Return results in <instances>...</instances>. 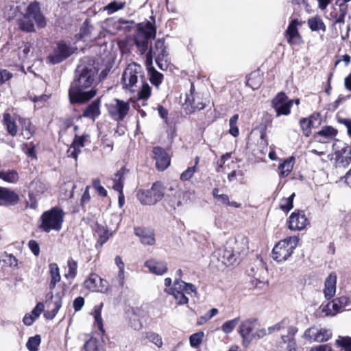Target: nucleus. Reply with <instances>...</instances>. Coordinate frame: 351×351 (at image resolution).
<instances>
[{"label":"nucleus","mask_w":351,"mask_h":351,"mask_svg":"<svg viewBox=\"0 0 351 351\" xmlns=\"http://www.w3.org/2000/svg\"><path fill=\"white\" fill-rule=\"evenodd\" d=\"M98 71V66L93 58L84 57L80 60L69 90V100L72 104L85 103L95 97L97 93L95 89H86L95 83Z\"/></svg>","instance_id":"1"},{"label":"nucleus","mask_w":351,"mask_h":351,"mask_svg":"<svg viewBox=\"0 0 351 351\" xmlns=\"http://www.w3.org/2000/svg\"><path fill=\"white\" fill-rule=\"evenodd\" d=\"M34 24L38 28H44L47 25L46 19L41 12L40 5L37 1L29 3L25 13L17 19L19 28L23 32H35Z\"/></svg>","instance_id":"2"},{"label":"nucleus","mask_w":351,"mask_h":351,"mask_svg":"<svg viewBox=\"0 0 351 351\" xmlns=\"http://www.w3.org/2000/svg\"><path fill=\"white\" fill-rule=\"evenodd\" d=\"M248 249V239L244 236L236 239H230L222 248L215 253L219 261L224 265H232L237 260V257Z\"/></svg>","instance_id":"3"},{"label":"nucleus","mask_w":351,"mask_h":351,"mask_svg":"<svg viewBox=\"0 0 351 351\" xmlns=\"http://www.w3.org/2000/svg\"><path fill=\"white\" fill-rule=\"evenodd\" d=\"M64 213L58 207L45 211L40 217V229L46 232L51 230L59 231L62 228Z\"/></svg>","instance_id":"4"},{"label":"nucleus","mask_w":351,"mask_h":351,"mask_svg":"<svg viewBox=\"0 0 351 351\" xmlns=\"http://www.w3.org/2000/svg\"><path fill=\"white\" fill-rule=\"evenodd\" d=\"M298 240V238L294 236L280 241L273 248V258L278 262L287 261L296 248Z\"/></svg>","instance_id":"5"},{"label":"nucleus","mask_w":351,"mask_h":351,"mask_svg":"<svg viewBox=\"0 0 351 351\" xmlns=\"http://www.w3.org/2000/svg\"><path fill=\"white\" fill-rule=\"evenodd\" d=\"M165 291L174 298L177 304L182 305L189 302V299L185 294L196 293V289L191 283H186L182 280L176 279L172 287L165 289Z\"/></svg>","instance_id":"6"},{"label":"nucleus","mask_w":351,"mask_h":351,"mask_svg":"<svg viewBox=\"0 0 351 351\" xmlns=\"http://www.w3.org/2000/svg\"><path fill=\"white\" fill-rule=\"evenodd\" d=\"M156 33V28L151 22L148 21L144 25H139L134 38V43L141 54L147 52L149 40L155 38Z\"/></svg>","instance_id":"7"},{"label":"nucleus","mask_w":351,"mask_h":351,"mask_svg":"<svg viewBox=\"0 0 351 351\" xmlns=\"http://www.w3.org/2000/svg\"><path fill=\"white\" fill-rule=\"evenodd\" d=\"M165 197V186L161 182H154L149 190H139L138 199L144 205H154Z\"/></svg>","instance_id":"8"},{"label":"nucleus","mask_w":351,"mask_h":351,"mask_svg":"<svg viewBox=\"0 0 351 351\" xmlns=\"http://www.w3.org/2000/svg\"><path fill=\"white\" fill-rule=\"evenodd\" d=\"M143 77V69L140 64L132 62L128 65L122 75L123 88L134 92L138 77Z\"/></svg>","instance_id":"9"},{"label":"nucleus","mask_w":351,"mask_h":351,"mask_svg":"<svg viewBox=\"0 0 351 351\" xmlns=\"http://www.w3.org/2000/svg\"><path fill=\"white\" fill-rule=\"evenodd\" d=\"M332 147L336 163L343 167L348 166L351 163V145L336 140Z\"/></svg>","instance_id":"10"},{"label":"nucleus","mask_w":351,"mask_h":351,"mask_svg":"<svg viewBox=\"0 0 351 351\" xmlns=\"http://www.w3.org/2000/svg\"><path fill=\"white\" fill-rule=\"evenodd\" d=\"M167 56L168 51L165 45V40L163 39H158L155 42L154 46H151L147 51L145 64L147 66H152L154 58L157 61H167L166 58Z\"/></svg>","instance_id":"11"},{"label":"nucleus","mask_w":351,"mask_h":351,"mask_svg":"<svg viewBox=\"0 0 351 351\" xmlns=\"http://www.w3.org/2000/svg\"><path fill=\"white\" fill-rule=\"evenodd\" d=\"M107 109L110 117L115 121H121L124 119L130 110L128 102L114 99L107 104Z\"/></svg>","instance_id":"12"},{"label":"nucleus","mask_w":351,"mask_h":351,"mask_svg":"<svg viewBox=\"0 0 351 351\" xmlns=\"http://www.w3.org/2000/svg\"><path fill=\"white\" fill-rule=\"evenodd\" d=\"M293 102L294 100L289 99L285 93H279L272 100V107L276 112V117L289 115Z\"/></svg>","instance_id":"13"},{"label":"nucleus","mask_w":351,"mask_h":351,"mask_svg":"<svg viewBox=\"0 0 351 351\" xmlns=\"http://www.w3.org/2000/svg\"><path fill=\"white\" fill-rule=\"evenodd\" d=\"M332 337L330 329L325 328L311 327L306 329L303 337L310 341L323 342L326 341Z\"/></svg>","instance_id":"14"},{"label":"nucleus","mask_w":351,"mask_h":351,"mask_svg":"<svg viewBox=\"0 0 351 351\" xmlns=\"http://www.w3.org/2000/svg\"><path fill=\"white\" fill-rule=\"evenodd\" d=\"M73 53L69 44L60 41L57 44L53 53L49 56L51 62L55 64L61 62Z\"/></svg>","instance_id":"15"},{"label":"nucleus","mask_w":351,"mask_h":351,"mask_svg":"<svg viewBox=\"0 0 351 351\" xmlns=\"http://www.w3.org/2000/svg\"><path fill=\"white\" fill-rule=\"evenodd\" d=\"M257 319H247L241 322L239 332L243 339V345L247 347L253 340L252 331L255 328Z\"/></svg>","instance_id":"16"},{"label":"nucleus","mask_w":351,"mask_h":351,"mask_svg":"<svg viewBox=\"0 0 351 351\" xmlns=\"http://www.w3.org/2000/svg\"><path fill=\"white\" fill-rule=\"evenodd\" d=\"M128 170L125 167H121L112 178L113 182L112 189L119 192V205L122 207L124 204V195L123 189L125 182V175Z\"/></svg>","instance_id":"17"},{"label":"nucleus","mask_w":351,"mask_h":351,"mask_svg":"<svg viewBox=\"0 0 351 351\" xmlns=\"http://www.w3.org/2000/svg\"><path fill=\"white\" fill-rule=\"evenodd\" d=\"M338 134V130L330 125L323 126L320 130L314 135L316 141L320 143H334L338 140L336 137Z\"/></svg>","instance_id":"18"},{"label":"nucleus","mask_w":351,"mask_h":351,"mask_svg":"<svg viewBox=\"0 0 351 351\" xmlns=\"http://www.w3.org/2000/svg\"><path fill=\"white\" fill-rule=\"evenodd\" d=\"M90 143V135L84 134L82 136L75 135V138L68 149L67 153L69 157H72L75 160L77 158L78 154L81 152L80 149Z\"/></svg>","instance_id":"19"},{"label":"nucleus","mask_w":351,"mask_h":351,"mask_svg":"<svg viewBox=\"0 0 351 351\" xmlns=\"http://www.w3.org/2000/svg\"><path fill=\"white\" fill-rule=\"evenodd\" d=\"M298 332V328H291L289 334H281L280 346L285 351H296L297 344L295 336Z\"/></svg>","instance_id":"20"},{"label":"nucleus","mask_w":351,"mask_h":351,"mask_svg":"<svg viewBox=\"0 0 351 351\" xmlns=\"http://www.w3.org/2000/svg\"><path fill=\"white\" fill-rule=\"evenodd\" d=\"M308 223V219L304 211H295L289 218V228L292 230H303Z\"/></svg>","instance_id":"21"},{"label":"nucleus","mask_w":351,"mask_h":351,"mask_svg":"<svg viewBox=\"0 0 351 351\" xmlns=\"http://www.w3.org/2000/svg\"><path fill=\"white\" fill-rule=\"evenodd\" d=\"M350 300L346 296H342L335 299L330 302H328L325 306L323 307L322 311L325 312L327 315H335L340 309L345 308L348 306Z\"/></svg>","instance_id":"22"},{"label":"nucleus","mask_w":351,"mask_h":351,"mask_svg":"<svg viewBox=\"0 0 351 351\" xmlns=\"http://www.w3.org/2000/svg\"><path fill=\"white\" fill-rule=\"evenodd\" d=\"M153 153L156 168L159 171L166 169L170 165V158L166 152L160 147H156L153 149Z\"/></svg>","instance_id":"23"},{"label":"nucleus","mask_w":351,"mask_h":351,"mask_svg":"<svg viewBox=\"0 0 351 351\" xmlns=\"http://www.w3.org/2000/svg\"><path fill=\"white\" fill-rule=\"evenodd\" d=\"M64 295V291H62L60 293H58L56 294L57 300L55 301H53V295L52 292H50L48 293L47 296L49 300H50V302L47 301L48 303V306H49L51 304L53 305V308L51 311H47L44 312V317L47 319H52L55 317L57 313L60 310V308L62 306V300L61 298Z\"/></svg>","instance_id":"24"},{"label":"nucleus","mask_w":351,"mask_h":351,"mask_svg":"<svg viewBox=\"0 0 351 351\" xmlns=\"http://www.w3.org/2000/svg\"><path fill=\"white\" fill-rule=\"evenodd\" d=\"M134 234L140 239L143 245H153L155 244V234L153 230L145 228H134Z\"/></svg>","instance_id":"25"},{"label":"nucleus","mask_w":351,"mask_h":351,"mask_svg":"<svg viewBox=\"0 0 351 351\" xmlns=\"http://www.w3.org/2000/svg\"><path fill=\"white\" fill-rule=\"evenodd\" d=\"M299 24L297 19L292 20L285 34V37L287 42L290 45H298L301 41V36L299 34L297 25Z\"/></svg>","instance_id":"26"},{"label":"nucleus","mask_w":351,"mask_h":351,"mask_svg":"<svg viewBox=\"0 0 351 351\" xmlns=\"http://www.w3.org/2000/svg\"><path fill=\"white\" fill-rule=\"evenodd\" d=\"M19 200V196L13 191L0 186V205H15Z\"/></svg>","instance_id":"27"},{"label":"nucleus","mask_w":351,"mask_h":351,"mask_svg":"<svg viewBox=\"0 0 351 351\" xmlns=\"http://www.w3.org/2000/svg\"><path fill=\"white\" fill-rule=\"evenodd\" d=\"M337 275L335 272L329 274L325 280L324 293L326 299L332 298L336 292Z\"/></svg>","instance_id":"28"},{"label":"nucleus","mask_w":351,"mask_h":351,"mask_svg":"<svg viewBox=\"0 0 351 351\" xmlns=\"http://www.w3.org/2000/svg\"><path fill=\"white\" fill-rule=\"evenodd\" d=\"M145 266L147 267L150 272L156 275H162L167 271V266L166 263L157 261L151 259L145 263Z\"/></svg>","instance_id":"29"},{"label":"nucleus","mask_w":351,"mask_h":351,"mask_svg":"<svg viewBox=\"0 0 351 351\" xmlns=\"http://www.w3.org/2000/svg\"><path fill=\"white\" fill-rule=\"evenodd\" d=\"M291 328H297L296 326L291 324V320L287 318H283L280 322L275 324L274 325L267 328L268 334H272L275 332H283L287 331V334H289V329Z\"/></svg>","instance_id":"30"},{"label":"nucleus","mask_w":351,"mask_h":351,"mask_svg":"<svg viewBox=\"0 0 351 351\" xmlns=\"http://www.w3.org/2000/svg\"><path fill=\"white\" fill-rule=\"evenodd\" d=\"M49 278L50 282L49 285V289L52 292V290L55 289L56 284L61 280L60 274V268L56 263H50L49 265Z\"/></svg>","instance_id":"31"},{"label":"nucleus","mask_w":351,"mask_h":351,"mask_svg":"<svg viewBox=\"0 0 351 351\" xmlns=\"http://www.w3.org/2000/svg\"><path fill=\"white\" fill-rule=\"evenodd\" d=\"M107 283L106 280L101 279L98 275L92 274L90 275L88 279L84 281V287L86 289L91 291L97 292L99 288V284Z\"/></svg>","instance_id":"32"},{"label":"nucleus","mask_w":351,"mask_h":351,"mask_svg":"<svg viewBox=\"0 0 351 351\" xmlns=\"http://www.w3.org/2000/svg\"><path fill=\"white\" fill-rule=\"evenodd\" d=\"M3 123L6 127L9 134L12 136L16 135L18 132L15 119L10 113L4 112L3 114Z\"/></svg>","instance_id":"33"},{"label":"nucleus","mask_w":351,"mask_h":351,"mask_svg":"<svg viewBox=\"0 0 351 351\" xmlns=\"http://www.w3.org/2000/svg\"><path fill=\"white\" fill-rule=\"evenodd\" d=\"M99 106L100 99H97L86 107L83 112V116L95 120L100 114Z\"/></svg>","instance_id":"34"},{"label":"nucleus","mask_w":351,"mask_h":351,"mask_svg":"<svg viewBox=\"0 0 351 351\" xmlns=\"http://www.w3.org/2000/svg\"><path fill=\"white\" fill-rule=\"evenodd\" d=\"M186 105L191 106V109L189 110L190 113L196 110H202L206 107V103L201 101L199 95H187Z\"/></svg>","instance_id":"35"},{"label":"nucleus","mask_w":351,"mask_h":351,"mask_svg":"<svg viewBox=\"0 0 351 351\" xmlns=\"http://www.w3.org/2000/svg\"><path fill=\"white\" fill-rule=\"evenodd\" d=\"M147 66L150 82L158 88L163 80L164 75L158 72L152 65Z\"/></svg>","instance_id":"36"},{"label":"nucleus","mask_w":351,"mask_h":351,"mask_svg":"<svg viewBox=\"0 0 351 351\" xmlns=\"http://www.w3.org/2000/svg\"><path fill=\"white\" fill-rule=\"evenodd\" d=\"M19 122L21 125L23 136L24 138L29 139L34 132V127L28 119L19 118Z\"/></svg>","instance_id":"37"},{"label":"nucleus","mask_w":351,"mask_h":351,"mask_svg":"<svg viewBox=\"0 0 351 351\" xmlns=\"http://www.w3.org/2000/svg\"><path fill=\"white\" fill-rule=\"evenodd\" d=\"M308 25L312 31L322 30L323 32L326 31V25L322 19L319 16H315L308 19Z\"/></svg>","instance_id":"38"},{"label":"nucleus","mask_w":351,"mask_h":351,"mask_svg":"<svg viewBox=\"0 0 351 351\" xmlns=\"http://www.w3.org/2000/svg\"><path fill=\"white\" fill-rule=\"evenodd\" d=\"M294 164V158L290 157L285 159L279 165L280 176L282 177L287 176L292 171Z\"/></svg>","instance_id":"39"},{"label":"nucleus","mask_w":351,"mask_h":351,"mask_svg":"<svg viewBox=\"0 0 351 351\" xmlns=\"http://www.w3.org/2000/svg\"><path fill=\"white\" fill-rule=\"evenodd\" d=\"M181 195L182 193L180 191H176L174 193H172V195L167 194L165 201L171 207L176 209L181 205Z\"/></svg>","instance_id":"40"},{"label":"nucleus","mask_w":351,"mask_h":351,"mask_svg":"<svg viewBox=\"0 0 351 351\" xmlns=\"http://www.w3.org/2000/svg\"><path fill=\"white\" fill-rule=\"evenodd\" d=\"M315 115H311L309 119L302 118L300 121V125L303 134L306 136H309L311 134V128L313 126V119H315Z\"/></svg>","instance_id":"41"},{"label":"nucleus","mask_w":351,"mask_h":351,"mask_svg":"<svg viewBox=\"0 0 351 351\" xmlns=\"http://www.w3.org/2000/svg\"><path fill=\"white\" fill-rule=\"evenodd\" d=\"M0 178L9 183H16L19 177L15 170H8L0 171Z\"/></svg>","instance_id":"42"},{"label":"nucleus","mask_w":351,"mask_h":351,"mask_svg":"<svg viewBox=\"0 0 351 351\" xmlns=\"http://www.w3.org/2000/svg\"><path fill=\"white\" fill-rule=\"evenodd\" d=\"M125 5V2L114 1L105 6L104 10L106 11L108 14H112L115 12L124 8Z\"/></svg>","instance_id":"43"},{"label":"nucleus","mask_w":351,"mask_h":351,"mask_svg":"<svg viewBox=\"0 0 351 351\" xmlns=\"http://www.w3.org/2000/svg\"><path fill=\"white\" fill-rule=\"evenodd\" d=\"M68 272L64 275L66 278L73 279L77 274V263L72 258H69L67 261Z\"/></svg>","instance_id":"44"},{"label":"nucleus","mask_w":351,"mask_h":351,"mask_svg":"<svg viewBox=\"0 0 351 351\" xmlns=\"http://www.w3.org/2000/svg\"><path fill=\"white\" fill-rule=\"evenodd\" d=\"M261 83V77L257 72L252 73L247 81V84L252 89H257Z\"/></svg>","instance_id":"45"},{"label":"nucleus","mask_w":351,"mask_h":351,"mask_svg":"<svg viewBox=\"0 0 351 351\" xmlns=\"http://www.w3.org/2000/svg\"><path fill=\"white\" fill-rule=\"evenodd\" d=\"M101 305L96 306L94 308L93 316L95 318V324L98 329L102 332H104L103 320L101 318Z\"/></svg>","instance_id":"46"},{"label":"nucleus","mask_w":351,"mask_h":351,"mask_svg":"<svg viewBox=\"0 0 351 351\" xmlns=\"http://www.w3.org/2000/svg\"><path fill=\"white\" fill-rule=\"evenodd\" d=\"M86 351H104L99 341L94 338L90 339L84 344Z\"/></svg>","instance_id":"47"},{"label":"nucleus","mask_w":351,"mask_h":351,"mask_svg":"<svg viewBox=\"0 0 351 351\" xmlns=\"http://www.w3.org/2000/svg\"><path fill=\"white\" fill-rule=\"evenodd\" d=\"M219 204L222 205H226L232 208H239L241 207V204L234 201H230L228 195L221 194L220 196L217 199Z\"/></svg>","instance_id":"48"},{"label":"nucleus","mask_w":351,"mask_h":351,"mask_svg":"<svg viewBox=\"0 0 351 351\" xmlns=\"http://www.w3.org/2000/svg\"><path fill=\"white\" fill-rule=\"evenodd\" d=\"M295 193H292L289 197L282 198L280 202V208L282 210L288 212L293 208V198Z\"/></svg>","instance_id":"49"},{"label":"nucleus","mask_w":351,"mask_h":351,"mask_svg":"<svg viewBox=\"0 0 351 351\" xmlns=\"http://www.w3.org/2000/svg\"><path fill=\"white\" fill-rule=\"evenodd\" d=\"M239 119V114H234L229 120L230 130L229 133L234 137H237L239 134V130L237 125Z\"/></svg>","instance_id":"50"},{"label":"nucleus","mask_w":351,"mask_h":351,"mask_svg":"<svg viewBox=\"0 0 351 351\" xmlns=\"http://www.w3.org/2000/svg\"><path fill=\"white\" fill-rule=\"evenodd\" d=\"M40 336L37 335L34 337L29 338L26 343V346L29 351H37L38 347L40 345Z\"/></svg>","instance_id":"51"},{"label":"nucleus","mask_w":351,"mask_h":351,"mask_svg":"<svg viewBox=\"0 0 351 351\" xmlns=\"http://www.w3.org/2000/svg\"><path fill=\"white\" fill-rule=\"evenodd\" d=\"M239 318L237 317L224 322L221 326V330L226 334L230 333L238 324Z\"/></svg>","instance_id":"52"},{"label":"nucleus","mask_w":351,"mask_h":351,"mask_svg":"<svg viewBox=\"0 0 351 351\" xmlns=\"http://www.w3.org/2000/svg\"><path fill=\"white\" fill-rule=\"evenodd\" d=\"M204 333L203 332H199L193 334L189 338L190 345L193 348H197L202 343Z\"/></svg>","instance_id":"53"},{"label":"nucleus","mask_w":351,"mask_h":351,"mask_svg":"<svg viewBox=\"0 0 351 351\" xmlns=\"http://www.w3.org/2000/svg\"><path fill=\"white\" fill-rule=\"evenodd\" d=\"M146 338L153 343H154L158 348H161L162 346V340L160 335L157 333L149 332L146 335Z\"/></svg>","instance_id":"54"},{"label":"nucleus","mask_w":351,"mask_h":351,"mask_svg":"<svg viewBox=\"0 0 351 351\" xmlns=\"http://www.w3.org/2000/svg\"><path fill=\"white\" fill-rule=\"evenodd\" d=\"M336 344L340 347L344 348L346 351L351 347V337L339 336L336 340Z\"/></svg>","instance_id":"55"},{"label":"nucleus","mask_w":351,"mask_h":351,"mask_svg":"<svg viewBox=\"0 0 351 351\" xmlns=\"http://www.w3.org/2000/svg\"><path fill=\"white\" fill-rule=\"evenodd\" d=\"M92 185L100 196H107V191L101 186V182L99 179H94L92 182Z\"/></svg>","instance_id":"56"},{"label":"nucleus","mask_w":351,"mask_h":351,"mask_svg":"<svg viewBox=\"0 0 351 351\" xmlns=\"http://www.w3.org/2000/svg\"><path fill=\"white\" fill-rule=\"evenodd\" d=\"M151 95V87L147 83H143L142 87L138 92V97L140 99H147Z\"/></svg>","instance_id":"57"},{"label":"nucleus","mask_w":351,"mask_h":351,"mask_svg":"<svg viewBox=\"0 0 351 351\" xmlns=\"http://www.w3.org/2000/svg\"><path fill=\"white\" fill-rule=\"evenodd\" d=\"M196 171L197 167H195V165L188 167L187 169L182 172L180 175V180L182 181H186L190 180Z\"/></svg>","instance_id":"58"},{"label":"nucleus","mask_w":351,"mask_h":351,"mask_svg":"<svg viewBox=\"0 0 351 351\" xmlns=\"http://www.w3.org/2000/svg\"><path fill=\"white\" fill-rule=\"evenodd\" d=\"M337 121L346 128L347 134L351 137V119L337 117Z\"/></svg>","instance_id":"59"},{"label":"nucleus","mask_w":351,"mask_h":351,"mask_svg":"<svg viewBox=\"0 0 351 351\" xmlns=\"http://www.w3.org/2000/svg\"><path fill=\"white\" fill-rule=\"evenodd\" d=\"M9 10H6V15L9 21L14 19L17 16V12L19 11V8L17 5H10Z\"/></svg>","instance_id":"60"},{"label":"nucleus","mask_w":351,"mask_h":351,"mask_svg":"<svg viewBox=\"0 0 351 351\" xmlns=\"http://www.w3.org/2000/svg\"><path fill=\"white\" fill-rule=\"evenodd\" d=\"M23 48L19 53V57L21 60H25L28 57L29 53L31 51V45L29 43H25L23 46L21 47Z\"/></svg>","instance_id":"61"},{"label":"nucleus","mask_w":351,"mask_h":351,"mask_svg":"<svg viewBox=\"0 0 351 351\" xmlns=\"http://www.w3.org/2000/svg\"><path fill=\"white\" fill-rule=\"evenodd\" d=\"M45 305L43 302H38L34 309L31 311V314L34 316V318L37 319L42 312L44 311Z\"/></svg>","instance_id":"62"},{"label":"nucleus","mask_w":351,"mask_h":351,"mask_svg":"<svg viewBox=\"0 0 351 351\" xmlns=\"http://www.w3.org/2000/svg\"><path fill=\"white\" fill-rule=\"evenodd\" d=\"M27 204L31 208L36 209L37 208L38 202L36 195L33 191H31L29 193V200L27 201Z\"/></svg>","instance_id":"63"},{"label":"nucleus","mask_w":351,"mask_h":351,"mask_svg":"<svg viewBox=\"0 0 351 351\" xmlns=\"http://www.w3.org/2000/svg\"><path fill=\"white\" fill-rule=\"evenodd\" d=\"M124 271H119L117 278L113 280L112 282L116 286L123 287L124 286Z\"/></svg>","instance_id":"64"}]
</instances>
